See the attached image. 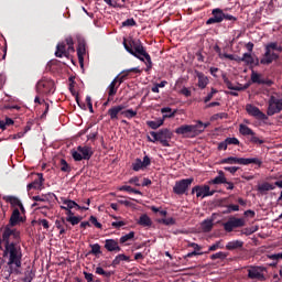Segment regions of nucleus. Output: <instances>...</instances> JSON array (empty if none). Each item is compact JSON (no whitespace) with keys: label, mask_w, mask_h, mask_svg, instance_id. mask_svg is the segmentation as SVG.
I'll return each instance as SVG.
<instances>
[{"label":"nucleus","mask_w":282,"mask_h":282,"mask_svg":"<svg viewBox=\"0 0 282 282\" xmlns=\"http://www.w3.org/2000/svg\"><path fill=\"white\" fill-rule=\"evenodd\" d=\"M2 241L4 243L3 257H9L8 265L21 268L23 251L21 249V231L14 226L7 225L2 228Z\"/></svg>","instance_id":"nucleus-1"},{"label":"nucleus","mask_w":282,"mask_h":282,"mask_svg":"<svg viewBox=\"0 0 282 282\" xmlns=\"http://www.w3.org/2000/svg\"><path fill=\"white\" fill-rule=\"evenodd\" d=\"M123 47L128 52V54H131V56H134V58H138L142 63H145V72H151V69H153V62L151 61V55H149V53L147 52V48L142 44V41L133 39L127 41V39H123Z\"/></svg>","instance_id":"nucleus-2"},{"label":"nucleus","mask_w":282,"mask_h":282,"mask_svg":"<svg viewBox=\"0 0 282 282\" xmlns=\"http://www.w3.org/2000/svg\"><path fill=\"white\" fill-rule=\"evenodd\" d=\"M282 53V46L279 45V42H270L264 46V54L260 59V65H272L274 61H279Z\"/></svg>","instance_id":"nucleus-3"},{"label":"nucleus","mask_w":282,"mask_h":282,"mask_svg":"<svg viewBox=\"0 0 282 282\" xmlns=\"http://www.w3.org/2000/svg\"><path fill=\"white\" fill-rule=\"evenodd\" d=\"M208 127V123H203L198 121L197 124H183L175 129L177 135H183V138H195L199 133H204V130Z\"/></svg>","instance_id":"nucleus-4"},{"label":"nucleus","mask_w":282,"mask_h":282,"mask_svg":"<svg viewBox=\"0 0 282 282\" xmlns=\"http://www.w3.org/2000/svg\"><path fill=\"white\" fill-rule=\"evenodd\" d=\"M239 133L240 135H245V138H248L251 144H265V140L262 137H259L257 132H254L253 129L248 127L247 124H239Z\"/></svg>","instance_id":"nucleus-5"},{"label":"nucleus","mask_w":282,"mask_h":282,"mask_svg":"<svg viewBox=\"0 0 282 282\" xmlns=\"http://www.w3.org/2000/svg\"><path fill=\"white\" fill-rule=\"evenodd\" d=\"M72 52H75L74 50V39L72 36H68L65 39L64 42H59L56 45V52L55 56L56 58H63V56H69Z\"/></svg>","instance_id":"nucleus-6"},{"label":"nucleus","mask_w":282,"mask_h":282,"mask_svg":"<svg viewBox=\"0 0 282 282\" xmlns=\"http://www.w3.org/2000/svg\"><path fill=\"white\" fill-rule=\"evenodd\" d=\"M70 155L75 162H82V160H91L94 150L91 147L78 145L77 149L70 150Z\"/></svg>","instance_id":"nucleus-7"},{"label":"nucleus","mask_w":282,"mask_h":282,"mask_svg":"<svg viewBox=\"0 0 282 282\" xmlns=\"http://www.w3.org/2000/svg\"><path fill=\"white\" fill-rule=\"evenodd\" d=\"M220 164H241L242 166H248V164H256L257 166H261L263 164V161H261V159L259 158L243 159L237 156H229L227 159H223L220 161Z\"/></svg>","instance_id":"nucleus-8"},{"label":"nucleus","mask_w":282,"mask_h":282,"mask_svg":"<svg viewBox=\"0 0 282 282\" xmlns=\"http://www.w3.org/2000/svg\"><path fill=\"white\" fill-rule=\"evenodd\" d=\"M56 89L54 88V80L42 79L36 84V93L40 96H47V94H54Z\"/></svg>","instance_id":"nucleus-9"},{"label":"nucleus","mask_w":282,"mask_h":282,"mask_svg":"<svg viewBox=\"0 0 282 282\" xmlns=\"http://www.w3.org/2000/svg\"><path fill=\"white\" fill-rule=\"evenodd\" d=\"M193 178H183L177 181L173 187V193H175V195H186V192L191 188V184H193Z\"/></svg>","instance_id":"nucleus-10"},{"label":"nucleus","mask_w":282,"mask_h":282,"mask_svg":"<svg viewBox=\"0 0 282 282\" xmlns=\"http://www.w3.org/2000/svg\"><path fill=\"white\" fill-rule=\"evenodd\" d=\"M281 111H282V98L279 99L274 96H271L269 99L267 116H274L275 113H281Z\"/></svg>","instance_id":"nucleus-11"},{"label":"nucleus","mask_w":282,"mask_h":282,"mask_svg":"<svg viewBox=\"0 0 282 282\" xmlns=\"http://www.w3.org/2000/svg\"><path fill=\"white\" fill-rule=\"evenodd\" d=\"M223 226L226 232H232L234 228H243L246 220L243 218L230 217Z\"/></svg>","instance_id":"nucleus-12"},{"label":"nucleus","mask_w":282,"mask_h":282,"mask_svg":"<svg viewBox=\"0 0 282 282\" xmlns=\"http://www.w3.org/2000/svg\"><path fill=\"white\" fill-rule=\"evenodd\" d=\"M196 193V197H213V195L215 194V191H210V186L208 185H196L192 188V195H195Z\"/></svg>","instance_id":"nucleus-13"},{"label":"nucleus","mask_w":282,"mask_h":282,"mask_svg":"<svg viewBox=\"0 0 282 282\" xmlns=\"http://www.w3.org/2000/svg\"><path fill=\"white\" fill-rule=\"evenodd\" d=\"M246 111L249 116H252L253 118H256L257 120H268V117L265 113H263V111H261L259 109V107L252 105V104H248L246 106Z\"/></svg>","instance_id":"nucleus-14"},{"label":"nucleus","mask_w":282,"mask_h":282,"mask_svg":"<svg viewBox=\"0 0 282 282\" xmlns=\"http://www.w3.org/2000/svg\"><path fill=\"white\" fill-rule=\"evenodd\" d=\"M213 17L206 21V25H214L215 23H221L224 21V10L216 8L212 10Z\"/></svg>","instance_id":"nucleus-15"},{"label":"nucleus","mask_w":282,"mask_h":282,"mask_svg":"<svg viewBox=\"0 0 282 282\" xmlns=\"http://www.w3.org/2000/svg\"><path fill=\"white\" fill-rule=\"evenodd\" d=\"M3 199L7 202V204L11 205V208H20V213L22 215H25V207L23 206V203L19 197L17 196H3Z\"/></svg>","instance_id":"nucleus-16"},{"label":"nucleus","mask_w":282,"mask_h":282,"mask_svg":"<svg viewBox=\"0 0 282 282\" xmlns=\"http://www.w3.org/2000/svg\"><path fill=\"white\" fill-rule=\"evenodd\" d=\"M251 82L256 85H267L268 87H272V85H274L272 79H264L261 74L254 70L251 72Z\"/></svg>","instance_id":"nucleus-17"},{"label":"nucleus","mask_w":282,"mask_h":282,"mask_svg":"<svg viewBox=\"0 0 282 282\" xmlns=\"http://www.w3.org/2000/svg\"><path fill=\"white\" fill-rule=\"evenodd\" d=\"M19 224H25V217L21 216V210L14 208L9 219V226H19Z\"/></svg>","instance_id":"nucleus-18"},{"label":"nucleus","mask_w":282,"mask_h":282,"mask_svg":"<svg viewBox=\"0 0 282 282\" xmlns=\"http://www.w3.org/2000/svg\"><path fill=\"white\" fill-rule=\"evenodd\" d=\"M173 138V132L169 130L167 128L161 129L159 131V142L162 144V147H171L169 141Z\"/></svg>","instance_id":"nucleus-19"},{"label":"nucleus","mask_w":282,"mask_h":282,"mask_svg":"<svg viewBox=\"0 0 282 282\" xmlns=\"http://www.w3.org/2000/svg\"><path fill=\"white\" fill-rule=\"evenodd\" d=\"M175 113H177V110H173V113L170 115H163L162 119H159L158 121H147V124L150 127V129H160V127L164 124V120L166 118H175Z\"/></svg>","instance_id":"nucleus-20"},{"label":"nucleus","mask_w":282,"mask_h":282,"mask_svg":"<svg viewBox=\"0 0 282 282\" xmlns=\"http://www.w3.org/2000/svg\"><path fill=\"white\" fill-rule=\"evenodd\" d=\"M43 182L45 178L43 177V173H37V178H35L32 183L28 184L26 189L32 191H41L43 188Z\"/></svg>","instance_id":"nucleus-21"},{"label":"nucleus","mask_w":282,"mask_h":282,"mask_svg":"<svg viewBox=\"0 0 282 282\" xmlns=\"http://www.w3.org/2000/svg\"><path fill=\"white\" fill-rule=\"evenodd\" d=\"M105 248L108 252H120L122 248L118 245V240L116 239H106Z\"/></svg>","instance_id":"nucleus-22"},{"label":"nucleus","mask_w":282,"mask_h":282,"mask_svg":"<svg viewBox=\"0 0 282 282\" xmlns=\"http://www.w3.org/2000/svg\"><path fill=\"white\" fill-rule=\"evenodd\" d=\"M267 259L272 261L268 263L269 268H276V265L282 261V252L267 254Z\"/></svg>","instance_id":"nucleus-23"},{"label":"nucleus","mask_w":282,"mask_h":282,"mask_svg":"<svg viewBox=\"0 0 282 282\" xmlns=\"http://www.w3.org/2000/svg\"><path fill=\"white\" fill-rule=\"evenodd\" d=\"M85 54H87V50L85 48V42H79L77 47V57H78L80 67L85 65Z\"/></svg>","instance_id":"nucleus-24"},{"label":"nucleus","mask_w":282,"mask_h":282,"mask_svg":"<svg viewBox=\"0 0 282 282\" xmlns=\"http://www.w3.org/2000/svg\"><path fill=\"white\" fill-rule=\"evenodd\" d=\"M64 206H67L70 210L73 208H76V210H89V207L80 206L78 203L72 199H64L63 200Z\"/></svg>","instance_id":"nucleus-25"},{"label":"nucleus","mask_w":282,"mask_h":282,"mask_svg":"<svg viewBox=\"0 0 282 282\" xmlns=\"http://www.w3.org/2000/svg\"><path fill=\"white\" fill-rule=\"evenodd\" d=\"M196 77L198 78L199 89H206L209 83L208 76H205V74L202 72H196Z\"/></svg>","instance_id":"nucleus-26"},{"label":"nucleus","mask_w":282,"mask_h":282,"mask_svg":"<svg viewBox=\"0 0 282 282\" xmlns=\"http://www.w3.org/2000/svg\"><path fill=\"white\" fill-rule=\"evenodd\" d=\"M126 109L124 105H119L110 108L108 110V116H110V120H118V113Z\"/></svg>","instance_id":"nucleus-27"},{"label":"nucleus","mask_w":282,"mask_h":282,"mask_svg":"<svg viewBox=\"0 0 282 282\" xmlns=\"http://www.w3.org/2000/svg\"><path fill=\"white\" fill-rule=\"evenodd\" d=\"M122 261H127V263H129V261H131V258L124 253H120L116 256V258L112 260V263H111L112 268H118V265H120Z\"/></svg>","instance_id":"nucleus-28"},{"label":"nucleus","mask_w":282,"mask_h":282,"mask_svg":"<svg viewBox=\"0 0 282 282\" xmlns=\"http://www.w3.org/2000/svg\"><path fill=\"white\" fill-rule=\"evenodd\" d=\"M263 268H253L248 270L249 279H263Z\"/></svg>","instance_id":"nucleus-29"},{"label":"nucleus","mask_w":282,"mask_h":282,"mask_svg":"<svg viewBox=\"0 0 282 282\" xmlns=\"http://www.w3.org/2000/svg\"><path fill=\"white\" fill-rule=\"evenodd\" d=\"M138 224L139 226H143V228H151V226H153V220H151V217L143 214L140 216Z\"/></svg>","instance_id":"nucleus-30"},{"label":"nucleus","mask_w":282,"mask_h":282,"mask_svg":"<svg viewBox=\"0 0 282 282\" xmlns=\"http://www.w3.org/2000/svg\"><path fill=\"white\" fill-rule=\"evenodd\" d=\"M118 85V77H116L110 85L108 86V96L109 98L116 96V94H118V87H120V85Z\"/></svg>","instance_id":"nucleus-31"},{"label":"nucleus","mask_w":282,"mask_h":282,"mask_svg":"<svg viewBox=\"0 0 282 282\" xmlns=\"http://www.w3.org/2000/svg\"><path fill=\"white\" fill-rule=\"evenodd\" d=\"M241 248H243V241L241 240H232L226 245V250H239Z\"/></svg>","instance_id":"nucleus-32"},{"label":"nucleus","mask_w":282,"mask_h":282,"mask_svg":"<svg viewBox=\"0 0 282 282\" xmlns=\"http://www.w3.org/2000/svg\"><path fill=\"white\" fill-rule=\"evenodd\" d=\"M228 180L226 178V176L224 175L223 171L218 172V176H216L215 178L209 181V184H227Z\"/></svg>","instance_id":"nucleus-33"},{"label":"nucleus","mask_w":282,"mask_h":282,"mask_svg":"<svg viewBox=\"0 0 282 282\" xmlns=\"http://www.w3.org/2000/svg\"><path fill=\"white\" fill-rule=\"evenodd\" d=\"M34 276H36V273L34 271H32V269H30V267H29L24 272V278L22 279V281L32 282V281H34Z\"/></svg>","instance_id":"nucleus-34"},{"label":"nucleus","mask_w":282,"mask_h":282,"mask_svg":"<svg viewBox=\"0 0 282 282\" xmlns=\"http://www.w3.org/2000/svg\"><path fill=\"white\" fill-rule=\"evenodd\" d=\"M59 169L62 173H72V165H69L65 159H61Z\"/></svg>","instance_id":"nucleus-35"},{"label":"nucleus","mask_w":282,"mask_h":282,"mask_svg":"<svg viewBox=\"0 0 282 282\" xmlns=\"http://www.w3.org/2000/svg\"><path fill=\"white\" fill-rule=\"evenodd\" d=\"M224 84L226 85V87L228 89H230L231 91H241L243 88L239 87V86H235L232 85V82H230V79H228V77H224Z\"/></svg>","instance_id":"nucleus-36"},{"label":"nucleus","mask_w":282,"mask_h":282,"mask_svg":"<svg viewBox=\"0 0 282 282\" xmlns=\"http://www.w3.org/2000/svg\"><path fill=\"white\" fill-rule=\"evenodd\" d=\"M241 61L246 65H250V66L254 65V57H252V54L250 53H243Z\"/></svg>","instance_id":"nucleus-37"},{"label":"nucleus","mask_w":282,"mask_h":282,"mask_svg":"<svg viewBox=\"0 0 282 282\" xmlns=\"http://www.w3.org/2000/svg\"><path fill=\"white\" fill-rule=\"evenodd\" d=\"M133 239H135V232L134 231H130L129 234L122 236L120 239H119V242L120 243H127L129 241H133Z\"/></svg>","instance_id":"nucleus-38"},{"label":"nucleus","mask_w":282,"mask_h":282,"mask_svg":"<svg viewBox=\"0 0 282 282\" xmlns=\"http://www.w3.org/2000/svg\"><path fill=\"white\" fill-rule=\"evenodd\" d=\"M227 258H228V253H226L224 251H219V252L210 256L212 261H215L217 259H220V261H225V259H227Z\"/></svg>","instance_id":"nucleus-39"},{"label":"nucleus","mask_w":282,"mask_h":282,"mask_svg":"<svg viewBox=\"0 0 282 282\" xmlns=\"http://www.w3.org/2000/svg\"><path fill=\"white\" fill-rule=\"evenodd\" d=\"M159 224H163V226H175L176 221L175 218H161L158 220Z\"/></svg>","instance_id":"nucleus-40"},{"label":"nucleus","mask_w":282,"mask_h":282,"mask_svg":"<svg viewBox=\"0 0 282 282\" xmlns=\"http://www.w3.org/2000/svg\"><path fill=\"white\" fill-rule=\"evenodd\" d=\"M95 272L96 274L106 276V279H109L113 274V271H105V269H102L101 267H97Z\"/></svg>","instance_id":"nucleus-41"},{"label":"nucleus","mask_w":282,"mask_h":282,"mask_svg":"<svg viewBox=\"0 0 282 282\" xmlns=\"http://www.w3.org/2000/svg\"><path fill=\"white\" fill-rule=\"evenodd\" d=\"M91 250L88 252V254H94L95 257H98V254H102V251L100 250V246L98 243L90 245Z\"/></svg>","instance_id":"nucleus-42"},{"label":"nucleus","mask_w":282,"mask_h":282,"mask_svg":"<svg viewBox=\"0 0 282 282\" xmlns=\"http://www.w3.org/2000/svg\"><path fill=\"white\" fill-rule=\"evenodd\" d=\"M119 191H126V193H134V195H142V192L135 189L129 185H123L119 188Z\"/></svg>","instance_id":"nucleus-43"},{"label":"nucleus","mask_w":282,"mask_h":282,"mask_svg":"<svg viewBox=\"0 0 282 282\" xmlns=\"http://www.w3.org/2000/svg\"><path fill=\"white\" fill-rule=\"evenodd\" d=\"M66 221H68V224H72V226H78V223L83 221V217L80 216L66 217Z\"/></svg>","instance_id":"nucleus-44"},{"label":"nucleus","mask_w":282,"mask_h":282,"mask_svg":"<svg viewBox=\"0 0 282 282\" xmlns=\"http://www.w3.org/2000/svg\"><path fill=\"white\" fill-rule=\"evenodd\" d=\"M202 228L204 232H210V230H213V220H204L202 223Z\"/></svg>","instance_id":"nucleus-45"},{"label":"nucleus","mask_w":282,"mask_h":282,"mask_svg":"<svg viewBox=\"0 0 282 282\" xmlns=\"http://www.w3.org/2000/svg\"><path fill=\"white\" fill-rule=\"evenodd\" d=\"M258 189L261 193H264L265 191H274V185H272L270 183H263V184L259 185Z\"/></svg>","instance_id":"nucleus-46"},{"label":"nucleus","mask_w":282,"mask_h":282,"mask_svg":"<svg viewBox=\"0 0 282 282\" xmlns=\"http://www.w3.org/2000/svg\"><path fill=\"white\" fill-rule=\"evenodd\" d=\"M215 250H224V243L221 240L217 241L216 243L212 245L208 249V252H215Z\"/></svg>","instance_id":"nucleus-47"},{"label":"nucleus","mask_w":282,"mask_h":282,"mask_svg":"<svg viewBox=\"0 0 282 282\" xmlns=\"http://www.w3.org/2000/svg\"><path fill=\"white\" fill-rule=\"evenodd\" d=\"M122 116L131 120V118H135V116H138V111H134L133 109H128L126 111H122Z\"/></svg>","instance_id":"nucleus-48"},{"label":"nucleus","mask_w":282,"mask_h":282,"mask_svg":"<svg viewBox=\"0 0 282 282\" xmlns=\"http://www.w3.org/2000/svg\"><path fill=\"white\" fill-rule=\"evenodd\" d=\"M133 171H142L144 169V164L142 163L141 159H137L135 162L132 164Z\"/></svg>","instance_id":"nucleus-49"},{"label":"nucleus","mask_w":282,"mask_h":282,"mask_svg":"<svg viewBox=\"0 0 282 282\" xmlns=\"http://www.w3.org/2000/svg\"><path fill=\"white\" fill-rule=\"evenodd\" d=\"M150 135H152L153 139H151V137H148V141H149V142H153V143L160 142V131H159V132L151 131V132H150Z\"/></svg>","instance_id":"nucleus-50"},{"label":"nucleus","mask_w":282,"mask_h":282,"mask_svg":"<svg viewBox=\"0 0 282 282\" xmlns=\"http://www.w3.org/2000/svg\"><path fill=\"white\" fill-rule=\"evenodd\" d=\"M237 212H239V205H232V204H230V205H227V209H226V214L227 215H230V213H237Z\"/></svg>","instance_id":"nucleus-51"},{"label":"nucleus","mask_w":282,"mask_h":282,"mask_svg":"<svg viewBox=\"0 0 282 282\" xmlns=\"http://www.w3.org/2000/svg\"><path fill=\"white\" fill-rule=\"evenodd\" d=\"M89 221L94 225L95 228L102 229V224L98 221V218H96V216H90Z\"/></svg>","instance_id":"nucleus-52"},{"label":"nucleus","mask_w":282,"mask_h":282,"mask_svg":"<svg viewBox=\"0 0 282 282\" xmlns=\"http://www.w3.org/2000/svg\"><path fill=\"white\" fill-rule=\"evenodd\" d=\"M135 25V20L133 18L127 19L122 22L123 28H133Z\"/></svg>","instance_id":"nucleus-53"},{"label":"nucleus","mask_w":282,"mask_h":282,"mask_svg":"<svg viewBox=\"0 0 282 282\" xmlns=\"http://www.w3.org/2000/svg\"><path fill=\"white\" fill-rule=\"evenodd\" d=\"M226 140V143H227V147L229 144H235L236 147H239L240 142H239V139L232 137V138H227L225 139Z\"/></svg>","instance_id":"nucleus-54"},{"label":"nucleus","mask_w":282,"mask_h":282,"mask_svg":"<svg viewBox=\"0 0 282 282\" xmlns=\"http://www.w3.org/2000/svg\"><path fill=\"white\" fill-rule=\"evenodd\" d=\"M56 229L59 230V235H65L67 232V229H65L64 225H61V221L55 220Z\"/></svg>","instance_id":"nucleus-55"},{"label":"nucleus","mask_w":282,"mask_h":282,"mask_svg":"<svg viewBox=\"0 0 282 282\" xmlns=\"http://www.w3.org/2000/svg\"><path fill=\"white\" fill-rule=\"evenodd\" d=\"M228 118V113L226 112H219L213 116L214 120H226Z\"/></svg>","instance_id":"nucleus-56"},{"label":"nucleus","mask_w":282,"mask_h":282,"mask_svg":"<svg viewBox=\"0 0 282 282\" xmlns=\"http://www.w3.org/2000/svg\"><path fill=\"white\" fill-rule=\"evenodd\" d=\"M217 94V89L212 88V91L205 97L204 102H210L213 100V96Z\"/></svg>","instance_id":"nucleus-57"},{"label":"nucleus","mask_w":282,"mask_h":282,"mask_svg":"<svg viewBox=\"0 0 282 282\" xmlns=\"http://www.w3.org/2000/svg\"><path fill=\"white\" fill-rule=\"evenodd\" d=\"M202 254H204V252H199V251L196 250V251H192V252L185 254L184 259H191L193 257H199Z\"/></svg>","instance_id":"nucleus-58"},{"label":"nucleus","mask_w":282,"mask_h":282,"mask_svg":"<svg viewBox=\"0 0 282 282\" xmlns=\"http://www.w3.org/2000/svg\"><path fill=\"white\" fill-rule=\"evenodd\" d=\"M121 76H117V83H119L118 85L120 86L121 84L124 83V80H127V78L129 77V74L122 73L121 72Z\"/></svg>","instance_id":"nucleus-59"},{"label":"nucleus","mask_w":282,"mask_h":282,"mask_svg":"<svg viewBox=\"0 0 282 282\" xmlns=\"http://www.w3.org/2000/svg\"><path fill=\"white\" fill-rule=\"evenodd\" d=\"M118 204H121V206H126L127 208H131V206H133V203L127 199H118Z\"/></svg>","instance_id":"nucleus-60"},{"label":"nucleus","mask_w":282,"mask_h":282,"mask_svg":"<svg viewBox=\"0 0 282 282\" xmlns=\"http://www.w3.org/2000/svg\"><path fill=\"white\" fill-rule=\"evenodd\" d=\"M111 226H112V228L120 229V228H122V226H127V223H124L122 220H120V221H112Z\"/></svg>","instance_id":"nucleus-61"},{"label":"nucleus","mask_w":282,"mask_h":282,"mask_svg":"<svg viewBox=\"0 0 282 282\" xmlns=\"http://www.w3.org/2000/svg\"><path fill=\"white\" fill-rule=\"evenodd\" d=\"M37 224L40 226H43V228H45V230L50 229V221L47 219H40V220H37Z\"/></svg>","instance_id":"nucleus-62"},{"label":"nucleus","mask_w":282,"mask_h":282,"mask_svg":"<svg viewBox=\"0 0 282 282\" xmlns=\"http://www.w3.org/2000/svg\"><path fill=\"white\" fill-rule=\"evenodd\" d=\"M226 171H228L229 173H231V175H235V173H237L239 171L238 166H226L224 167Z\"/></svg>","instance_id":"nucleus-63"},{"label":"nucleus","mask_w":282,"mask_h":282,"mask_svg":"<svg viewBox=\"0 0 282 282\" xmlns=\"http://www.w3.org/2000/svg\"><path fill=\"white\" fill-rule=\"evenodd\" d=\"M181 94H182L183 96H186V98H189V96L192 95L191 89H188L187 87H183V88L181 89Z\"/></svg>","instance_id":"nucleus-64"}]
</instances>
